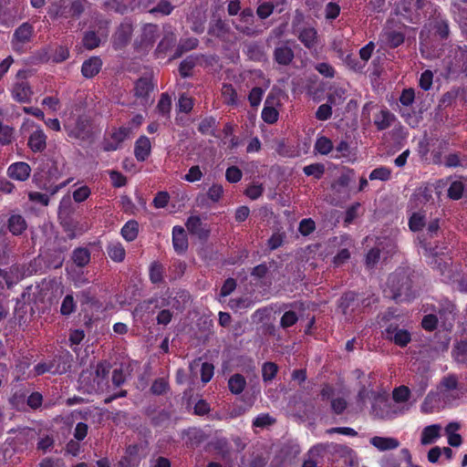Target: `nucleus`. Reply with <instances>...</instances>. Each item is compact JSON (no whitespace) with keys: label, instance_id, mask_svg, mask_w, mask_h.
Wrapping results in <instances>:
<instances>
[{"label":"nucleus","instance_id":"21","mask_svg":"<svg viewBox=\"0 0 467 467\" xmlns=\"http://www.w3.org/2000/svg\"><path fill=\"white\" fill-rule=\"evenodd\" d=\"M102 60L99 57H91L85 60L81 67L82 75L87 78L95 77L101 69Z\"/></svg>","mask_w":467,"mask_h":467},{"label":"nucleus","instance_id":"47","mask_svg":"<svg viewBox=\"0 0 467 467\" xmlns=\"http://www.w3.org/2000/svg\"><path fill=\"white\" fill-rule=\"evenodd\" d=\"M274 265H275L274 260L269 262V265H267L266 263H262L252 269L251 275L255 279H262L265 277L269 269L273 267Z\"/></svg>","mask_w":467,"mask_h":467},{"label":"nucleus","instance_id":"59","mask_svg":"<svg viewBox=\"0 0 467 467\" xmlns=\"http://www.w3.org/2000/svg\"><path fill=\"white\" fill-rule=\"evenodd\" d=\"M298 320L297 315L295 311H285L280 320V326L283 328H288L294 326Z\"/></svg>","mask_w":467,"mask_h":467},{"label":"nucleus","instance_id":"19","mask_svg":"<svg viewBox=\"0 0 467 467\" xmlns=\"http://www.w3.org/2000/svg\"><path fill=\"white\" fill-rule=\"evenodd\" d=\"M12 97L20 103L28 102L32 96V90L29 84L26 81L16 83L11 90Z\"/></svg>","mask_w":467,"mask_h":467},{"label":"nucleus","instance_id":"17","mask_svg":"<svg viewBox=\"0 0 467 467\" xmlns=\"http://www.w3.org/2000/svg\"><path fill=\"white\" fill-rule=\"evenodd\" d=\"M433 237L434 235H419L418 239L426 255L429 254L432 257H438L440 254H443L442 251L445 247L436 244L438 241L433 240Z\"/></svg>","mask_w":467,"mask_h":467},{"label":"nucleus","instance_id":"52","mask_svg":"<svg viewBox=\"0 0 467 467\" xmlns=\"http://www.w3.org/2000/svg\"><path fill=\"white\" fill-rule=\"evenodd\" d=\"M173 5L169 0H161L156 6L150 10V14H161L162 16L170 15L173 10Z\"/></svg>","mask_w":467,"mask_h":467},{"label":"nucleus","instance_id":"42","mask_svg":"<svg viewBox=\"0 0 467 467\" xmlns=\"http://www.w3.org/2000/svg\"><path fill=\"white\" fill-rule=\"evenodd\" d=\"M186 270V264L181 260H174L169 266L171 279H177L182 276Z\"/></svg>","mask_w":467,"mask_h":467},{"label":"nucleus","instance_id":"50","mask_svg":"<svg viewBox=\"0 0 467 467\" xmlns=\"http://www.w3.org/2000/svg\"><path fill=\"white\" fill-rule=\"evenodd\" d=\"M464 184L461 181H454L448 189V196L452 200H459L462 198Z\"/></svg>","mask_w":467,"mask_h":467},{"label":"nucleus","instance_id":"44","mask_svg":"<svg viewBox=\"0 0 467 467\" xmlns=\"http://www.w3.org/2000/svg\"><path fill=\"white\" fill-rule=\"evenodd\" d=\"M453 355L458 362L467 361V340L457 342L453 348Z\"/></svg>","mask_w":467,"mask_h":467},{"label":"nucleus","instance_id":"33","mask_svg":"<svg viewBox=\"0 0 467 467\" xmlns=\"http://www.w3.org/2000/svg\"><path fill=\"white\" fill-rule=\"evenodd\" d=\"M109 257L117 263H120L125 259L126 251L123 245L119 243H111L107 247Z\"/></svg>","mask_w":467,"mask_h":467},{"label":"nucleus","instance_id":"25","mask_svg":"<svg viewBox=\"0 0 467 467\" xmlns=\"http://www.w3.org/2000/svg\"><path fill=\"white\" fill-rule=\"evenodd\" d=\"M109 373V367L106 366L103 363H99L96 367L95 374L96 377L94 379V381L97 382V387L92 386L91 389L88 390V392L92 393L94 392H99L103 391V388L101 387V383L103 380H105L108 378V375Z\"/></svg>","mask_w":467,"mask_h":467},{"label":"nucleus","instance_id":"34","mask_svg":"<svg viewBox=\"0 0 467 467\" xmlns=\"http://www.w3.org/2000/svg\"><path fill=\"white\" fill-rule=\"evenodd\" d=\"M334 149L332 140L326 136H318L314 145L316 152L321 155H328Z\"/></svg>","mask_w":467,"mask_h":467},{"label":"nucleus","instance_id":"10","mask_svg":"<svg viewBox=\"0 0 467 467\" xmlns=\"http://www.w3.org/2000/svg\"><path fill=\"white\" fill-rule=\"evenodd\" d=\"M69 137L86 140L92 136L91 122L87 117H79L74 126L66 127Z\"/></svg>","mask_w":467,"mask_h":467},{"label":"nucleus","instance_id":"60","mask_svg":"<svg viewBox=\"0 0 467 467\" xmlns=\"http://www.w3.org/2000/svg\"><path fill=\"white\" fill-rule=\"evenodd\" d=\"M350 258V252L347 248L340 249L333 257L332 263L334 267H340L346 264Z\"/></svg>","mask_w":467,"mask_h":467},{"label":"nucleus","instance_id":"30","mask_svg":"<svg viewBox=\"0 0 467 467\" xmlns=\"http://www.w3.org/2000/svg\"><path fill=\"white\" fill-rule=\"evenodd\" d=\"M395 117L388 109H382L375 116L374 124L379 130H384L391 126Z\"/></svg>","mask_w":467,"mask_h":467},{"label":"nucleus","instance_id":"38","mask_svg":"<svg viewBox=\"0 0 467 467\" xmlns=\"http://www.w3.org/2000/svg\"><path fill=\"white\" fill-rule=\"evenodd\" d=\"M72 259L78 266H86L90 261V253L87 248H77L73 252Z\"/></svg>","mask_w":467,"mask_h":467},{"label":"nucleus","instance_id":"3","mask_svg":"<svg viewBox=\"0 0 467 467\" xmlns=\"http://www.w3.org/2000/svg\"><path fill=\"white\" fill-rule=\"evenodd\" d=\"M442 65L448 78L467 77V45H452L442 59Z\"/></svg>","mask_w":467,"mask_h":467},{"label":"nucleus","instance_id":"49","mask_svg":"<svg viewBox=\"0 0 467 467\" xmlns=\"http://www.w3.org/2000/svg\"><path fill=\"white\" fill-rule=\"evenodd\" d=\"M410 397V389L404 385L397 387L392 392V398L396 402H406Z\"/></svg>","mask_w":467,"mask_h":467},{"label":"nucleus","instance_id":"62","mask_svg":"<svg viewBox=\"0 0 467 467\" xmlns=\"http://www.w3.org/2000/svg\"><path fill=\"white\" fill-rule=\"evenodd\" d=\"M243 176L242 171L236 166L227 168L225 178L231 183H236L241 181Z\"/></svg>","mask_w":467,"mask_h":467},{"label":"nucleus","instance_id":"31","mask_svg":"<svg viewBox=\"0 0 467 467\" xmlns=\"http://www.w3.org/2000/svg\"><path fill=\"white\" fill-rule=\"evenodd\" d=\"M164 266L159 261H153L149 266V278L154 285L163 282Z\"/></svg>","mask_w":467,"mask_h":467},{"label":"nucleus","instance_id":"20","mask_svg":"<svg viewBox=\"0 0 467 467\" xmlns=\"http://www.w3.org/2000/svg\"><path fill=\"white\" fill-rule=\"evenodd\" d=\"M369 442L380 451L394 450L400 446V441L392 437L374 436Z\"/></svg>","mask_w":467,"mask_h":467},{"label":"nucleus","instance_id":"4","mask_svg":"<svg viewBox=\"0 0 467 467\" xmlns=\"http://www.w3.org/2000/svg\"><path fill=\"white\" fill-rule=\"evenodd\" d=\"M302 16H297L295 18L292 24V33L312 55H316L322 47L320 36L314 26L302 23Z\"/></svg>","mask_w":467,"mask_h":467},{"label":"nucleus","instance_id":"11","mask_svg":"<svg viewBox=\"0 0 467 467\" xmlns=\"http://www.w3.org/2000/svg\"><path fill=\"white\" fill-rule=\"evenodd\" d=\"M130 130L127 127L115 129L109 138H106L102 143L104 151H114L119 149L121 143L130 136Z\"/></svg>","mask_w":467,"mask_h":467},{"label":"nucleus","instance_id":"36","mask_svg":"<svg viewBox=\"0 0 467 467\" xmlns=\"http://www.w3.org/2000/svg\"><path fill=\"white\" fill-rule=\"evenodd\" d=\"M153 89L151 81L147 78L138 79L135 84V95L138 98H145Z\"/></svg>","mask_w":467,"mask_h":467},{"label":"nucleus","instance_id":"46","mask_svg":"<svg viewBox=\"0 0 467 467\" xmlns=\"http://www.w3.org/2000/svg\"><path fill=\"white\" fill-rule=\"evenodd\" d=\"M171 109V99L167 93H162L158 101L157 109L162 116H168Z\"/></svg>","mask_w":467,"mask_h":467},{"label":"nucleus","instance_id":"39","mask_svg":"<svg viewBox=\"0 0 467 467\" xmlns=\"http://www.w3.org/2000/svg\"><path fill=\"white\" fill-rule=\"evenodd\" d=\"M278 366L275 362L267 361L262 366V378L265 382L272 381L277 375Z\"/></svg>","mask_w":467,"mask_h":467},{"label":"nucleus","instance_id":"27","mask_svg":"<svg viewBox=\"0 0 467 467\" xmlns=\"http://www.w3.org/2000/svg\"><path fill=\"white\" fill-rule=\"evenodd\" d=\"M26 226L25 218L20 214H12L7 220V227L11 234H23Z\"/></svg>","mask_w":467,"mask_h":467},{"label":"nucleus","instance_id":"8","mask_svg":"<svg viewBox=\"0 0 467 467\" xmlns=\"http://www.w3.org/2000/svg\"><path fill=\"white\" fill-rule=\"evenodd\" d=\"M34 26L25 22L21 24L13 33L11 46L15 52L23 53L26 46L32 41Z\"/></svg>","mask_w":467,"mask_h":467},{"label":"nucleus","instance_id":"7","mask_svg":"<svg viewBox=\"0 0 467 467\" xmlns=\"http://www.w3.org/2000/svg\"><path fill=\"white\" fill-rule=\"evenodd\" d=\"M72 356L69 352L62 355H56L52 358L37 363L34 367L35 376H41L45 373L64 374L71 368Z\"/></svg>","mask_w":467,"mask_h":467},{"label":"nucleus","instance_id":"28","mask_svg":"<svg viewBox=\"0 0 467 467\" xmlns=\"http://www.w3.org/2000/svg\"><path fill=\"white\" fill-rule=\"evenodd\" d=\"M459 429L460 424L457 422H450L445 428V431L448 438V443L451 447H459L462 443V436L456 433V431Z\"/></svg>","mask_w":467,"mask_h":467},{"label":"nucleus","instance_id":"61","mask_svg":"<svg viewBox=\"0 0 467 467\" xmlns=\"http://www.w3.org/2000/svg\"><path fill=\"white\" fill-rule=\"evenodd\" d=\"M78 298L81 304V306L84 305H90L94 306L97 304V299L95 297V295L90 291V289L82 290L78 294Z\"/></svg>","mask_w":467,"mask_h":467},{"label":"nucleus","instance_id":"26","mask_svg":"<svg viewBox=\"0 0 467 467\" xmlns=\"http://www.w3.org/2000/svg\"><path fill=\"white\" fill-rule=\"evenodd\" d=\"M246 387L245 378L240 374L235 373L228 379V388L231 393L234 395L241 394Z\"/></svg>","mask_w":467,"mask_h":467},{"label":"nucleus","instance_id":"6","mask_svg":"<svg viewBox=\"0 0 467 467\" xmlns=\"http://www.w3.org/2000/svg\"><path fill=\"white\" fill-rule=\"evenodd\" d=\"M425 307V311L436 313L443 329L451 330L457 315V307L452 301L442 297L435 303L426 304Z\"/></svg>","mask_w":467,"mask_h":467},{"label":"nucleus","instance_id":"57","mask_svg":"<svg viewBox=\"0 0 467 467\" xmlns=\"http://www.w3.org/2000/svg\"><path fill=\"white\" fill-rule=\"evenodd\" d=\"M195 66V58L188 57L182 60L179 67V72L182 77L187 78L191 75L192 68Z\"/></svg>","mask_w":467,"mask_h":467},{"label":"nucleus","instance_id":"56","mask_svg":"<svg viewBox=\"0 0 467 467\" xmlns=\"http://www.w3.org/2000/svg\"><path fill=\"white\" fill-rule=\"evenodd\" d=\"M275 420L271 417L268 413H261L255 417L253 420V427L265 428L274 424Z\"/></svg>","mask_w":467,"mask_h":467},{"label":"nucleus","instance_id":"12","mask_svg":"<svg viewBox=\"0 0 467 467\" xmlns=\"http://www.w3.org/2000/svg\"><path fill=\"white\" fill-rule=\"evenodd\" d=\"M404 32L390 27H385L380 34V40L389 47L396 48L403 44Z\"/></svg>","mask_w":467,"mask_h":467},{"label":"nucleus","instance_id":"51","mask_svg":"<svg viewBox=\"0 0 467 467\" xmlns=\"http://www.w3.org/2000/svg\"><path fill=\"white\" fill-rule=\"evenodd\" d=\"M76 310V303L72 295H67L62 301L60 313L63 316H69Z\"/></svg>","mask_w":467,"mask_h":467},{"label":"nucleus","instance_id":"40","mask_svg":"<svg viewBox=\"0 0 467 467\" xmlns=\"http://www.w3.org/2000/svg\"><path fill=\"white\" fill-rule=\"evenodd\" d=\"M222 97L227 105H237V93L231 84H223L222 87Z\"/></svg>","mask_w":467,"mask_h":467},{"label":"nucleus","instance_id":"22","mask_svg":"<svg viewBox=\"0 0 467 467\" xmlns=\"http://www.w3.org/2000/svg\"><path fill=\"white\" fill-rule=\"evenodd\" d=\"M150 141L148 137L141 136L135 142L134 154L139 161H144L150 153Z\"/></svg>","mask_w":467,"mask_h":467},{"label":"nucleus","instance_id":"35","mask_svg":"<svg viewBox=\"0 0 467 467\" xmlns=\"http://www.w3.org/2000/svg\"><path fill=\"white\" fill-rule=\"evenodd\" d=\"M439 402L438 394L430 392L420 405V411L425 414L432 413L439 407Z\"/></svg>","mask_w":467,"mask_h":467},{"label":"nucleus","instance_id":"43","mask_svg":"<svg viewBox=\"0 0 467 467\" xmlns=\"http://www.w3.org/2000/svg\"><path fill=\"white\" fill-rule=\"evenodd\" d=\"M391 170L386 166H380L374 169L368 178L371 181L379 180L382 182L389 181L390 179Z\"/></svg>","mask_w":467,"mask_h":467},{"label":"nucleus","instance_id":"29","mask_svg":"<svg viewBox=\"0 0 467 467\" xmlns=\"http://www.w3.org/2000/svg\"><path fill=\"white\" fill-rule=\"evenodd\" d=\"M274 56L278 64L288 65L294 58V52L289 47L281 46L275 47Z\"/></svg>","mask_w":467,"mask_h":467},{"label":"nucleus","instance_id":"58","mask_svg":"<svg viewBox=\"0 0 467 467\" xmlns=\"http://www.w3.org/2000/svg\"><path fill=\"white\" fill-rule=\"evenodd\" d=\"M103 8L107 11L112 10L119 14H124L127 11L126 5L119 0H107L103 3Z\"/></svg>","mask_w":467,"mask_h":467},{"label":"nucleus","instance_id":"14","mask_svg":"<svg viewBox=\"0 0 467 467\" xmlns=\"http://www.w3.org/2000/svg\"><path fill=\"white\" fill-rule=\"evenodd\" d=\"M159 36V27L154 24H146L142 27V32L140 40V47L141 49H148L153 46L157 37Z\"/></svg>","mask_w":467,"mask_h":467},{"label":"nucleus","instance_id":"9","mask_svg":"<svg viewBox=\"0 0 467 467\" xmlns=\"http://www.w3.org/2000/svg\"><path fill=\"white\" fill-rule=\"evenodd\" d=\"M23 126H27L28 129H31V132L27 140V146L31 151L34 153L43 152L47 148V140L44 130L31 120H26Z\"/></svg>","mask_w":467,"mask_h":467},{"label":"nucleus","instance_id":"45","mask_svg":"<svg viewBox=\"0 0 467 467\" xmlns=\"http://www.w3.org/2000/svg\"><path fill=\"white\" fill-rule=\"evenodd\" d=\"M439 321L436 314L425 315L421 320V327L428 332H432L438 327Z\"/></svg>","mask_w":467,"mask_h":467},{"label":"nucleus","instance_id":"64","mask_svg":"<svg viewBox=\"0 0 467 467\" xmlns=\"http://www.w3.org/2000/svg\"><path fill=\"white\" fill-rule=\"evenodd\" d=\"M464 5H459L457 7L458 12L456 14V19L462 28L467 27V2H464Z\"/></svg>","mask_w":467,"mask_h":467},{"label":"nucleus","instance_id":"37","mask_svg":"<svg viewBox=\"0 0 467 467\" xmlns=\"http://www.w3.org/2000/svg\"><path fill=\"white\" fill-rule=\"evenodd\" d=\"M426 224L425 214L421 212L413 213L409 219V227L412 232H420Z\"/></svg>","mask_w":467,"mask_h":467},{"label":"nucleus","instance_id":"15","mask_svg":"<svg viewBox=\"0 0 467 467\" xmlns=\"http://www.w3.org/2000/svg\"><path fill=\"white\" fill-rule=\"evenodd\" d=\"M396 316L394 315V312L390 309L386 311L381 317L379 321V324L381 327H384L383 335L384 337L387 339V336H391L394 333H397V331L400 330V325L396 319Z\"/></svg>","mask_w":467,"mask_h":467},{"label":"nucleus","instance_id":"13","mask_svg":"<svg viewBox=\"0 0 467 467\" xmlns=\"http://www.w3.org/2000/svg\"><path fill=\"white\" fill-rule=\"evenodd\" d=\"M30 173L31 167L25 161L14 162L7 168L8 177L18 182L26 181Z\"/></svg>","mask_w":467,"mask_h":467},{"label":"nucleus","instance_id":"54","mask_svg":"<svg viewBox=\"0 0 467 467\" xmlns=\"http://www.w3.org/2000/svg\"><path fill=\"white\" fill-rule=\"evenodd\" d=\"M198 39L195 37H190L186 39L181 40L178 48H177V56H181L183 52L190 51L194 49L198 46Z\"/></svg>","mask_w":467,"mask_h":467},{"label":"nucleus","instance_id":"23","mask_svg":"<svg viewBox=\"0 0 467 467\" xmlns=\"http://www.w3.org/2000/svg\"><path fill=\"white\" fill-rule=\"evenodd\" d=\"M441 427L439 424H431L426 426L420 435V442L422 445H428L435 442L441 436Z\"/></svg>","mask_w":467,"mask_h":467},{"label":"nucleus","instance_id":"1","mask_svg":"<svg viewBox=\"0 0 467 467\" xmlns=\"http://www.w3.org/2000/svg\"><path fill=\"white\" fill-rule=\"evenodd\" d=\"M379 302V296L371 291L358 293L348 290L338 298L337 309L347 321H352L357 316L368 313Z\"/></svg>","mask_w":467,"mask_h":467},{"label":"nucleus","instance_id":"32","mask_svg":"<svg viewBox=\"0 0 467 467\" xmlns=\"http://www.w3.org/2000/svg\"><path fill=\"white\" fill-rule=\"evenodd\" d=\"M387 340L393 342L400 348L407 347L411 341V334L409 330L401 328L391 336H387Z\"/></svg>","mask_w":467,"mask_h":467},{"label":"nucleus","instance_id":"24","mask_svg":"<svg viewBox=\"0 0 467 467\" xmlns=\"http://www.w3.org/2000/svg\"><path fill=\"white\" fill-rule=\"evenodd\" d=\"M138 448L136 445L129 446L127 455L120 458L116 467H139L140 460L137 456Z\"/></svg>","mask_w":467,"mask_h":467},{"label":"nucleus","instance_id":"18","mask_svg":"<svg viewBox=\"0 0 467 467\" xmlns=\"http://www.w3.org/2000/svg\"><path fill=\"white\" fill-rule=\"evenodd\" d=\"M132 26L129 23H122L114 35L113 45L116 49L126 46L131 38Z\"/></svg>","mask_w":467,"mask_h":467},{"label":"nucleus","instance_id":"2","mask_svg":"<svg viewBox=\"0 0 467 467\" xmlns=\"http://www.w3.org/2000/svg\"><path fill=\"white\" fill-rule=\"evenodd\" d=\"M413 271L410 267H399L391 273L387 280L385 294L396 303L410 302L416 296L413 288Z\"/></svg>","mask_w":467,"mask_h":467},{"label":"nucleus","instance_id":"16","mask_svg":"<svg viewBox=\"0 0 467 467\" xmlns=\"http://www.w3.org/2000/svg\"><path fill=\"white\" fill-rule=\"evenodd\" d=\"M278 105V101L275 98V96L268 95L265 101V106L262 110L261 116L265 122L268 124H273L278 119V111L275 109V106Z\"/></svg>","mask_w":467,"mask_h":467},{"label":"nucleus","instance_id":"5","mask_svg":"<svg viewBox=\"0 0 467 467\" xmlns=\"http://www.w3.org/2000/svg\"><path fill=\"white\" fill-rule=\"evenodd\" d=\"M84 0H54L47 14L52 19L78 18L84 12Z\"/></svg>","mask_w":467,"mask_h":467},{"label":"nucleus","instance_id":"41","mask_svg":"<svg viewBox=\"0 0 467 467\" xmlns=\"http://www.w3.org/2000/svg\"><path fill=\"white\" fill-rule=\"evenodd\" d=\"M303 171L306 176H313L319 180L325 173V165L322 163H313L303 168Z\"/></svg>","mask_w":467,"mask_h":467},{"label":"nucleus","instance_id":"48","mask_svg":"<svg viewBox=\"0 0 467 467\" xmlns=\"http://www.w3.org/2000/svg\"><path fill=\"white\" fill-rule=\"evenodd\" d=\"M100 44V38L98 36L96 32L88 31L86 32L83 37V45L87 49H94Z\"/></svg>","mask_w":467,"mask_h":467},{"label":"nucleus","instance_id":"55","mask_svg":"<svg viewBox=\"0 0 467 467\" xmlns=\"http://www.w3.org/2000/svg\"><path fill=\"white\" fill-rule=\"evenodd\" d=\"M264 190L262 183L253 182L246 188L244 194L251 200H257L263 194Z\"/></svg>","mask_w":467,"mask_h":467},{"label":"nucleus","instance_id":"63","mask_svg":"<svg viewBox=\"0 0 467 467\" xmlns=\"http://www.w3.org/2000/svg\"><path fill=\"white\" fill-rule=\"evenodd\" d=\"M315 69L325 78H332L335 76V68L328 63L322 62L315 66Z\"/></svg>","mask_w":467,"mask_h":467},{"label":"nucleus","instance_id":"53","mask_svg":"<svg viewBox=\"0 0 467 467\" xmlns=\"http://www.w3.org/2000/svg\"><path fill=\"white\" fill-rule=\"evenodd\" d=\"M188 235H172V244L177 254H183L188 249Z\"/></svg>","mask_w":467,"mask_h":467}]
</instances>
